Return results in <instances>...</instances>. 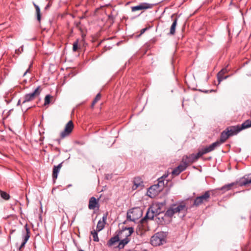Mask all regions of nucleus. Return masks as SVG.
<instances>
[{
	"instance_id": "f257e3e1",
	"label": "nucleus",
	"mask_w": 251,
	"mask_h": 251,
	"mask_svg": "<svg viewBox=\"0 0 251 251\" xmlns=\"http://www.w3.org/2000/svg\"><path fill=\"white\" fill-rule=\"evenodd\" d=\"M187 201H181L170 205L165 213V216L171 217L176 214L183 217L187 212Z\"/></svg>"
},
{
	"instance_id": "a19ab883",
	"label": "nucleus",
	"mask_w": 251,
	"mask_h": 251,
	"mask_svg": "<svg viewBox=\"0 0 251 251\" xmlns=\"http://www.w3.org/2000/svg\"><path fill=\"white\" fill-rule=\"evenodd\" d=\"M154 11L155 12H156V10H154Z\"/></svg>"
},
{
	"instance_id": "423d86ee",
	"label": "nucleus",
	"mask_w": 251,
	"mask_h": 251,
	"mask_svg": "<svg viewBox=\"0 0 251 251\" xmlns=\"http://www.w3.org/2000/svg\"><path fill=\"white\" fill-rule=\"evenodd\" d=\"M212 194H213V192L211 190L205 191L203 194L199 197H197L195 199L193 205L198 206L204 202L208 201L210 195Z\"/></svg>"
},
{
	"instance_id": "cd10ccee",
	"label": "nucleus",
	"mask_w": 251,
	"mask_h": 251,
	"mask_svg": "<svg viewBox=\"0 0 251 251\" xmlns=\"http://www.w3.org/2000/svg\"><path fill=\"white\" fill-rule=\"evenodd\" d=\"M52 97L50 95H47L45 98V103L44 105L49 104L50 102L51 99Z\"/></svg>"
},
{
	"instance_id": "ddd939ff",
	"label": "nucleus",
	"mask_w": 251,
	"mask_h": 251,
	"mask_svg": "<svg viewBox=\"0 0 251 251\" xmlns=\"http://www.w3.org/2000/svg\"><path fill=\"white\" fill-rule=\"evenodd\" d=\"M162 190L155 184L151 186L148 190V195L151 198H154Z\"/></svg>"
},
{
	"instance_id": "2eb2a0df",
	"label": "nucleus",
	"mask_w": 251,
	"mask_h": 251,
	"mask_svg": "<svg viewBox=\"0 0 251 251\" xmlns=\"http://www.w3.org/2000/svg\"><path fill=\"white\" fill-rule=\"evenodd\" d=\"M107 215H108V213L107 212L105 214L103 215V216L102 217V221H101L100 220L98 222L97 226V231H100L104 228V225L105 224V221L107 219Z\"/></svg>"
},
{
	"instance_id": "7ed1b4c3",
	"label": "nucleus",
	"mask_w": 251,
	"mask_h": 251,
	"mask_svg": "<svg viewBox=\"0 0 251 251\" xmlns=\"http://www.w3.org/2000/svg\"><path fill=\"white\" fill-rule=\"evenodd\" d=\"M251 184V175H247L240 178L238 181L225 185L222 187L220 190L224 191L229 190L232 187L238 184L240 186H247Z\"/></svg>"
},
{
	"instance_id": "bb28decb",
	"label": "nucleus",
	"mask_w": 251,
	"mask_h": 251,
	"mask_svg": "<svg viewBox=\"0 0 251 251\" xmlns=\"http://www.w3.org/2000/svg\"><path fill=\"white\" fill-rule=\"evenodd\" d=\"M0 194L1 198H2L3 199L5 200H8L10 198L9 194H8L7 193L5 192L0 191Z\"/></svg>"
},
{
	"instance_id": "4c0bfd02",
	"label": "nucleus",
	"mask_w": 251,
	"mask_h": 251,
	"mask_svg": "<svg viewBox=\"0 0 251 251\" xmlns=\"http://www.w3.org/2000/svg\"><path fill=\"white\" fill-rule=\"evenodd\" d=\"M14 231H15L14 230H11V232H10V233H12L13 232H14Z\"/></svg>"
},
{
	"instance_id": "dca6fc26",
	"label": "nucleus",
	"mask_w": 251,
	"mask_h": 251,
	"mask_svg": "<svg viewBox=\"0 0 251 251\" xmlns=\"http://www.w3.org/2000/svg\"><path fill=\"white\" fill-rule=\"evenodd\" d=\"M25 227L26 230V235L24 237V241L23 242V243H22L21 245L19 248L20 250H21V249L25 247V244H26V243L27 242V241H28L30 237V232L29 229L27 227V225H25Z\"/></svg>"
},
{
	"instance_id": "c756f323",
	"label": "nucleus",
	"mask_w": 251,
	"mask_h": 251,
	"mask_svg": "<svg viewBox=\"0 0 251 251\" xmlns=\"http://www.w3.org/2000/svg\"><path fill=\"white\" fill-rule=\"evenodd\" d=\"M51 5V2L50 1H49L48 3V4L46 5V6L44 7V9L43 10L42 14H46V12L49 10L50 6Z\"/></svg>"
},
{
	"instance_id": "a211bd4d",
	"label": "nucleus",
	"mask_w": 251,
	"mask_h": 251,
	"mask_svg": "<svg viewBox=\"0 0 251 251\" xmlns=\"http://www.w3.org/2000/svg\"><path fill=\"white\" fill-rule=\"evenodd\" d=\"M227 72V69L226 68H223L217 74V78L219 82L223 80L226 79L228 77V76H224V75Z\"/></svg>"
},
{
	"instance_id": "1a4fd4ad",
	"label": "nucleus",
	"mask_w": 251,
	"mask_h": 251,
	"mask_svg": "<svg viewBox=\"0 0 251 251\" xmlns=\"http://www.w3.org/2000/svg\"><path fill=\"white\" fill-rule=\"evenodd\" d=\"M74 126L72 121H69L66 125L64 130L60 133L61 138H64L69 136L72 132Z\"/></svg>"
},
{
	"instance_id": "4be33fe9",
	"label": "nucleus",
	"mask_w": 251,
	"mask_h": 251,
	"mask_svg": "<svg viewBox=\"0 0 251 251\" xmlns=\"http://www.w3.org/2000/svg\"><path fill=\"white\" fill-rule=\"evenodd\" d=\"M164 177H166L167 176L164 175L162 177L159 178L158 179V183L157 184H155L157 186H158L159 188H160L161 190H162L164 186Z\"/></svg>"
},
{
	"instance_id": "2f4dec72",
	"label": "nucleus",
	"mask_w": 251,
	"mask_h": 251,
	"mask_svg": "<svg viewBox=\"0 0 251 251\" xmlns=\"http://www.w3.org/2000/svg\"><path fill=\"white\" fill-rule=\"evenodd\" d=\"M78 49V41H76L73 44V50L74 51H76Z\"/></svg>"
},
{
	"instance_id": "58836bf2",
	"label": "nucleus",
	"mask_w": 251,
	"mask_h": 251,
	"mask_svg": "<svg viewBox=\"0 0 251 251\" xmlns=\"http://www.w3.org/2000/svg\"><path fill=\"white\" fill-rule=\"evenodd\" d=\"M78 251H83V250H81V249H79V250H78Z\"/></svg>"
},
{
	"instance_id": "20e7f679",
	"label": "nucleus",
	"mask_w": 251,
	"mask_h": 251,
	"mask_svg": "<svg viewBox=\"0 0 251 251\" xmlns=\"http://www.w3.org/2000/svg\"><path fill=\"white\" fill-rule=\"evenodd\" d=\"M251 127V120H246L241 125L229 126L226 129L229 136L237 134L242 130Z\"/></svg>"
},
{
	"instance_id": "72a5a7b5",
	"label": "nucleus",
	"mask_w": 251,
	"mask_h": 251,
	"mask_svg": "<svg viewBox=\"0 0 251 251\" xmlns=\"http://www.w3.org/2000/svg\"><path fill=\"white\" fill-rule=\"evenodd\" d=\"M32 64H30V66H29V68L25 71V72L24 73V76H25L26 75V74L29 72V70H30V68Z\"/></svg>"
},
{
	"instance_id": "f704fd0d",
	"label": "nucleus",
	"mask_w": 251,
	"mask_h": 251,
	"mask_svg": "<svg viewBox=\"0 0 251 251\" xmlns=\"http://www.w3.org/2000/svg\"><path fill=\"white\" fill-rule=\"evenodd\" d=\"M41 17H37V21L40 22L41 20Z\"/></svg>"
},
{
	"instance_id": "a878e982",
	"label": "nucleus",
	"mask_w": 251,
	"mask_h": 251,
	"mask_svg": "<svg viewBox=\"0 0 251 251\" xmlns=\"http://www.w3.org/2000/svg\"><path fill=\"white\" fill-rule=\"evenodd\" d=\"M91 234L92 235L93 240L95 242H99V239L98 236V231L94 230L91 232Z\"/></svg>"
},
{
	"instance_id": "39448f33",
	"label": "nucleus",
	"mask_w": 251,
	"mask_h": 251,
	"mask_svg": "<svg viewBox=\"0 0 251 251\" xmlns=\"http://www.w3.org/2000/svg\"><path fill=\"white\" fill-rule=\"evenodd\" d=\"M220 145V143L217 141L211 144L209 146L202 149L197 153L191 154V156H189V160L190 159H192V161H195L202 155L214 150L216 148L219 147Z\"/></svg>"
},
{
	"instance_id": "9d476101",
	"label": "nucleus",
	"mask_w": 251,
	"mask_h": 251,
	"mask_svg": "<svg viewBox=\"0 0 251 251\" xmlns=\"http://www.w3.org/2000/svg\"><path fill=\"white\" fill-rule=\"evenodd\" d=\"M41 92L40 87H38L34 91L31 93L26 95L24 97V100L23 103L28 102L33 100L36 97L38 96Z\"/></svg>"
},
{
	"instance_id": "412c9836",
	"label": "nucleus",
	"mask_w": 251,
	"mask_h": 251,
	"mask_svg": "<svg viewBox=\"0 0 251 251\" xmlns=\"http://www.w3.org/2000/svg\"><path fill=\"white\" fill-rule=\"evenodd\" d=\"M133 232V228L132 227L125 228L121 231V235L125 234L127 237L130 236Z\"/></svg>"
},
{
	"instance_id": "c85d7f7f",
	"label": "nucleus",
	"mask_w": 251,
	"mask_h": 251,
	"mask_svg": "<svg viewBox=\"0 0 251 251\" xmlns=\"http://www.w3.org/2000/svg\"><path fill=\"white\" fill-rule=\"evenodd\" d=\"M101 98V95L100 93H99L96 96L95 99L93 101V102L92 103V107H93L94 105Z\"/></svg>"
},
{
	"instance_id": "4468645a",
	"label": "nucleus",
	"mask_w": 251,
	"mask_h": 251,
	"mask_svg": "<svg viewBox=\"0 0 251 251\" xmlns=\"http://www.w3.org/2000/svg\"><path fill=\"white\" fill-rule=\"evenodd\" d=\"M99 206L98 200L95 197H91L89 201L88 207L90 209H95Z\"/></svg>"
},
{
	"instance_id": "393cba45",
	"label": "nucleus",
	"mask_w": 251,
	"mask_h": 251,
	"mask_svg": "<svg viewBox=\"0 0 251 251\" xmlns=\"http://www.w3.org/2000/svg\"><path fill=\"white\" fill-rule=\"evenodd\" d=\"M176 22H177V19H175L171 25V27L170 28V33L171 35H174L175 33V29H176Z\"/></svg>"
},
{
	"instance_id": "7c9ffc66",
	"label": "nucleus",
	"mask_w": 251,
	"mask_h": 251,
	"mask_svg": "<svg viewBox=\"0 0 251 251\" xmlns=\"http://www.w3.org/2000/svg\"><path fill=\"white\" fill-rule=\"evenodd\" d=\"M33 4L35 8L36 16H41L40 8L38 5L36 4L34 2Z\"/></svg>"
},
{
	"instance_id": "e433bc0d",
	"label": "nucleus",
	"mask_w": 251,
	"mask_h": 251,
	"mask_svg": "<svg viewBox=\"0 0 251 251\" xmlns=\"http://www.w3.org/2000/svg\"><path fill=\"white\" fill-rule=\"evenodd\" d=\"M110 18H111L110 20H113V17H109V19H110Z\"/></svg>"
},
{
	"instance_id": "f8f14e48",
	"label": "nucleus",
	"mask_w": 251,
	"mask_h": 251,
	"mask_svg": "<svg viewBox=\"0 0 251 251\" xmlns=\"http://www.w3.org/2000/svg\"><path fill=\"white\" fill-rule=\"evenodd\" d=\"M153 4L146 2H142L139 4L131 7L132 11H144L147 9L151 8Z\"/></svg>"
},
{
	"instance_id": "ea45409f",
	"label": "nucleus",
	"mask_w": 251,
	"mask_h": 251,
	"mask_svg": "<svg viewBox=\"0 0 251 251\" xmlns=\"http://www.w3.org/2000/svg\"><path fill=\"white\" fill-rule=\"evenodd\" d=\"M172 16H175V14H173L172 15Z\"/></svg>"
},
{
	"instance_id": "6ab92c4d",
	"label": "nucleus",
	"mask_w": 251,
	"mask_h": 251,
	"mask_svg": "<svg viewBox=\"0 0 251 251\" xmlns=\"http://www.w3.org/2000/svg\"><path fill=\"white\" fill-rule=\"evenodd\" d=\"M62 166V163H60L57 166H54L53 168L52 171V177L53 179H56L58 176V173L60 171Z\"/></svg>"
},
{
	"instance_id": "473e14b6",
	"label": "nucleus",
	"mask_w": 251,
	"mask_h": 251,
	"mask_svg": "<svg viewBox=\"0 0 251 251\" xmlns=\"http://www.w3.org/2000/svg\"><path fill=\"white\" fill-rule=\"evenodd\" d=\"M148 29V27H146V28H143L142 29H141L139 36L143 34Z\"/></svg>"
},
{
	"instance_id": "f03ea898",
	"label": "nucleus",
	"mask_w": 251,
	"mask_h": 251,
	"mask_svg": "<svg viewBox=\"0 0 251 251\" xmlns=\"http://www.w3.org/2000/svg\"><path fill=\"white\" fill-rule=\"evenodd\" d=\"M165 205L164 203H155L153 204L149 209L146 216L141 220L143 224L147 219L152 220L154 216L162 212V207Z\"/></svg>"
},
{
	"instance_id": "aec40b11",
	"label": "nucleus",
	"mask_w": 251,
	"mask_h": 251,
	"mask_svg": "<svg viewBox=\"0 0 251 251\" xmlns=\"http://www.w3.org/2000/svg\"><path fill=\"white\" fill-rule=\"evenodd\" d=\"M229 137H230L229 134L225 130L221 133L220 140H218V141L220 142L221 145L224 143L229 138Z\"/></svg>"
},
{
	"instance_id": "b1692460",
	"label": "nucleus",
	"mask_w": 251,
	"mask_h": 251,
	"mask_svg": "<svg viewBox=\"0 0 251 251\" xmlns=\"http://www.w3.org/2000/svg\"><path fill=\"white\" fill-rule=\"evenodd\" d=\"M129 240L127 238L124 239L121 241L119 243L118 247L121 249L124 248L125 245L127 244L129 242Z\"/></svg>"
},
{
	"instance_id": "f3484780",
	"label": "nucleus",
	"mask_w": 251,
	"mask_h": 251,
	"mask_svg": "<svg viewBox=\"0 0 251 251\" xmlns=\"http://www.w3.org/2000/svg\"><path fill=\"white\" fill-rule=\"evenodd\" d=\"M143 182L141 178L139 177H135L133 180V186L132 189L135 190L138 187H142L143 186Z\"/></svg>"
},
{
	"instance_id": "0eeeda50",
	"label": "nucleus",
	"mask_w": 251,
	"mask_h": 251,
	"mask_svg": "<svg viewBox=\"0 0 251 251\" xmlns=\"http://www.w3.org/2000/svg\"><path fill=\"white\" fill-rule=\"evenodd\" d=\"M142 211L139 207L130 209L127 213V219L131 221H135L142 216Z\"/></svg>"
},
{
	"instance_id": "6e6552de",
	"label": "nucleus",
	"mask_w": 251,
	"mask_h": 251,
	"mask_svg": "<svg viewBox=\"0 0 251 251\" xmlns=\"http://www.w3.org/2000/svg\"><path fill=\"white\" fill-rule=\"evenodd\" d=\"M188 165V159L186 156L185 158L183 157L180 164L176 168L172 171V175L173 176H176L181 172L184 170Z\"/></svg>"
},
{
	"instance_id": "5701e85b",
	"label": "nucleus",
	"mask_w": 251,
	"mask_h": 251,
	"mask_svg": "<svg viewBox=\"0 0 251 251\" xmlns=\"http://www.w3.org/2000/svg\"><path fill=\"white\" fill-rule=\"evenodd\" d=\"M119 237L118 235L115 236L112 238H111L108 241L107 245L108 246H112L115 244L116 243L118 242L119 241Z\"/></svg>"
},
{
	"instance_id": "c9c22d12",
	"label": "nucleus",
	"mask_w": 251,
	"mask_h": 251,
	"mask_svg": "<svg viewBox=\"0 0 251 251\" xmlns=\"http://www.w3.org/2000/svg\"><path fill=\"white\" fill-rule=\"evenodd\" d=\"M85 36V34H83V33L82 34V38H84V37Z\"/></svg>"
},
{
	"instance_id": "9b49d317",
	"label": "nucleus",
	"mask_w": 251,
	"mask_h": 251,
	"mask_svg": "<svg viewBox=\"0 0 251 251\" xmlns=\"http://www.w3.org/2000/svg\"><path fill=\"white\" fill-rule=\"evenodd\" d=\"M163 238L162 234L157 233L152 236L151 239V243L153 246H157L162 244Z\"/></svg>"
}]
</instances>
